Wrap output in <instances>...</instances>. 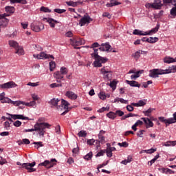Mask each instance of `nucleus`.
Here are the masks:
<instances>
[{
	"instance_id": "1",
	"label": "nucleus",
	"mask_w": 176,
	"mask_h": 176,
	"mask_svg": "<svg viewBox=\"0 0 176 176\" xmlns=\"http://www.w3.org/2000/svg\"><path fill=\"white\" fill-rule=\"evenodd\" d=\"M100 44L98 43H94L90 47L91 49H93L94 53L91 54V57L95 60L94 62V65L96 67H102V64H105L107 61H108V58H103L98 55V49L96 47H98Z\"/></svg>"
},
{
	"instance_id": "2",
	"label": "nucleus",
	"mask_w": 176,
	"mask_h": 176,
	"mask_svg": "<svg viewBox=\"0 0 176 176\" xmlns=\"http://www.w3.org/2000/svg\"><path fill=\"white\" fill-rule=\"evenodd\" d=\"M50 126L51 125L47 122H36L34 127L37 134L43 137L45 135V133H46V129H49Z\"/></svg>"
},
{
	"instance_id": "3",
	"label": "nucleus",
	"mask_w": 176,
	"mask_h": 176,
	"mask_svg": "<svg viewBox=\"0 0 176 176\" xmlns=\"http://www.w3.org/2000/svg\"><path fill=\"white\" fill-rule=\"evenodd\" d=\"M149 72L150 78H159V75H166V69H153Z\"/></svg>"
},
{
	"instance_id": "4",
	"label": "nucleus",
	"mask_w": 176,
	"mask_h": 176,
	"mask_svg": "<svg viewBox=\"0 0 176 176\" xmlns=\"http://www.w3.org/2000/svg\"><path fill=\"white\" fill-rule=\"evenodd\" d=\"M68 107H69V103L67 101L62 99L61 105L57 106V109H60V111H64L61 115H65L68 112Z\"/></svg>"
},
{
	"instance_id": "5",
	"label": "nucleus",
	"mask_w": 176,
	"mask_h": 176,
	"mask_svg": "<svg viewBox=\"0 0 176 176\" xmlns=\"http://www.w3.org/2000/svg\"><path fill=\"white\" fill-rule=\"evenodd\" d=\"M36 164V162H33L32 163H23L22 164L23 168H25L28 170V173H34L36 171V169L32 168Z\"/></svg>"
},
{
	"instance_id": "6",
	"label": "nucleus",
	"mask_w": 176,
	"mask_h": 176,
	"mask_svg": "<svg viewBox=\"0 0 176 176\" xmlns=\"http://www.w3.org/2000/svg\"><path fill=\"white\" fill-rule=\"evenodd\" d=\"M33 57L38 60H45L46 58H53V60H54V56H53V55H47L43 52H41L39 54H34Z\"/></svg>"
},
{
	"instance_id": "7",
	"label": "nucleus",
	"mask_w": 176,
	"mask_h": 176,
	"mask_svg": "<svg viewBox=\"0 0 176 176\" xmlns=\"http://www.w3.org/2000/svg\"><path fill=\"white\" fill-rule=\"evenodd\" d=\"M13 87H17V84L13 81L0 85V89H13Z\"/></svg>"
},
{
	"instance_id": "8",
	"label": "nucleus",
	"mask_w": 176,
	"mask_h": 176,
	"mask_svg": "<svg viewBox=\"0 0 176 176\" xmlns=\"http://www.w3.org/2000/svg\"><path fill=\"white\" fill-rule=\"evenodd\" d=\"M100 72L102 75H104V79L109 80L112 78V72L105 69V67H102Z\"/></svg>"
},
{
	"instance_id": "9",
	"label": "nucleus",
	"mask_w": 176,
	"mask_h": 176,
	"mask_svg": "<svg viewBox=\"0 0 176 176\" xmlns=\"http://www.w3.org/2000/svg\"><path fill=\"white\" fill-rule=\"evenodd\" d=\"M9 16H10V14L7 13L0 14V17H1V21H3V28L7 27L8 24H9V19L6 18V17H9Z\"/></svg>"
},
{
	"instance_id": "10",
	"label": "nucleus",
	"mask_w": 176,
	"mask_h": 176,
	"mask_svg": "<svg viewBox=\"0 0 176 176\" xmlns=\"http://www.w3.org/2000/svg\"><path fill=\"white\" fill-rule=\"evenodd\" d=\"M70 41L72 42L73 46H80L82 45H85V40L82 38H79L78 40L75 38H70Z\"/></svg>"
},
{
	"instance_id": "11",
	"label": "nucleus",
	"mask_w": 176,
	"mask_h": 176,
	"mask_svg": "<svg viewBox=\"0 0 176 176\" xmlns=\"http://www.w3.org/2000/svg\"><path fill=\"white\" fill-rule=\"evenodd\" d=\"M90 23V16L89 15H85L80 20L79 24L80 27H83L85 24H89Z\"/></svg>"
},
{
	"instance_id": "12",
	"label": "nucleus",
	"mask_w": 176,
	"mask_h": 176,
	"mask_svg": "<svg viewBox=\"0 0 176 176\" xmlns=\"http://www.w3.org/2000/svg\"><path fill=\"white\" fill-rule=\"evenodd\" d=\"M43 21H45V20L47 21V23H48L50 24V26L51 28H54V27H56V24H58V21L56 20H54L52 18H43Z\"/></svg>"
},
{
	"instance_id": "13",
	"label": "nucleus",
	"mask_w": 176,
	"mask_h": 176,
	"mask_svg": "<svg viewBox=\"0 0 176 176\" xmlns=\"http://www.w3.org/2000/svg\"><path fill=\"white\" fill-rule=\"evenodd\" d=\"M162 6H163V4L162 3V1L160 0H155L154 2L152 3L153 9H162Z\"/></svg>"
},
{
	"instance_id": "14",
	"label": "nucleus",
	"mask_w": 176,
	"mask_h": 176,
	"mask_svg": "<svg viewBox=\"0 0 176 176\" xmlns=\"http://www.w3.org/2000/svg\"><path fill=\"white\" fill-rule=\"evenodd\" d=\"M109 49H111V45L109 43H102L99 47V50L101 52H109Z\"/></svg>"
},
{
	"instance_id": "15",
	"label": "nucleus",
	"mask_w": 176,
	"mask_h": 176,
	"mask_svg": "<svg viewBox=\"0 0 176 176\" xmlns=\"http://www.w3.org/2000/svg\"><path fill=\"white\" fill-rule=\"evenodd\" d=\"M104 134H105V131L102 130L100 131L98 135L99 140H97V142H101V144H105V137H104Z\"/></svg>"
},
{
	"instance_id": "16",
	"label": "nucleus",
	"mask_w": 176,
	"mask_h": 176,
	"mask_svg": "<svg viewBox=\"0 0 176 176\" xmlns=\"http://www.w3.org/2000/svg\"><path fill=\"white\" fill-rule=\"evenodd\" d=\"M66 97H68L70 100H76L78 95L71 91H67L65 94Z\"/></svg>"
},
{
	"instance_id": "17",
	"label": "nucleus",
	"mask_w": 176,
	"mask_h": 176,
	"mask_svg": "<svg viewBox=\"0 0 176 176\" xmlns=\"http://www.w3.org/2000/svg\"><path fill=\"white\" fill-rule=\"evenodd\" d=\"M11 116L12 119L16 120V119H22L23 120H28V117H25L23 115H13L9 114Z\"/></svg>"
},
{
	"instance_id": "18",
	"label": "nucleus",
	"mask_w": 176,
	"mask_h": 176,
	"mask_svg": "<svg viewBox=\"0 0 176 176\" xmlns=\"http://www.w3.org/2000/svg\"><path fill=\"white\" fill-rule=\"evenodd\" d=\"M142 120H143L146 125V128L148 129V127H153V122L151 121L149 118H142Z\"/></svg>"
},
{
	"instance_id": "19",
	"label": "nucleus",
	"mask_w": 176,
	"mask_h": 176,
	"mask_svg": "<svg viewBox=\"0 0 176 176\" xmlns=\"http://www.w3.org/2000/svg\"><path fill=\"white\" fill-rule=\"evenodd\" d=\"M0 101L3 104H4L5 102L9 104V101H10V99L5 97V92H3L0 94Z\"/></svg>"
},
{
	"instance_id": "20",
	"label": "nucleus",
	"mask_w": 176,
	"mask_h": 176,
	"mask_svg": "<svg viewBox=\"0 0 176 176\" xmlns=\"http://www.w3.org/2000/svg\"><path fill=\"white\" fill-rule=\"evenodd\" d=\"M38 166H44L46 168H51V167H53V164L49 160H45L44 162L39 164Z\"/></svg>"
},
{
	"instance_id": "21",
	"label": "nucleus",
	"mask_w": 176,
	"mask_h": 176,
	"mask_svg": "<svg viewBox=\"0 0 176 176\" xmlns=\"http://www.w3.org/2000/svg\"><path fill=\"white\" fill-rule=\"evenodd\" d=\"M121 3L116 0H111L110 3L107 4V8H112V6H116L118 5H120Z\"/></svg>"
},
{
	"instance_id": "22",
	"label": "nucleus",
	"mask_w": 176,
	"mask_h": 176,
	"mask_svg": "<svg viewBox=\"0 0 176 176\" xmlns=\"http://www.w3.org/2000/svg\"><path fill=\"white\" fill-rule=\"evenodd\" d=\"M31 29L32 30V31H34V32H39L42 30L41 29L39 25L34 23L31 25Z\"/></svg>"
},
{
	"instance_id": "23",
	"label": "nucleus",
	"mask_w": 176,
	"mask_h": 176,
	"mask_svg": "<svg viewBox=\"0 0 176 176\" xmlns=\"http://www.w3.org/2000/svg\"><path fill=\"white\" fill-rule=\"evenodd\" d=\"M15 50H16L15 53L16 54H19V56H23V54H24V50L23 49V47H21V46H18L15 49Z\"/></svg>"
},
{
	"instance_id": "24",
	"label": "nucleus",
	"mask_w": 176,
	"mask_h": 176,
	"mask_svg": "<svg viewBox=\"0 0 176 176\" xmlns=\"http://www.w3.org/2000/svg\"><path fill=\"white\" fill-rule=\"evenodd\" d=\"M126 82L128 85H130V86H132V87H140V86L137 81H130L126 80Z\"/></svg>"
},
{
	"instance_id": "25",
	"label": "nucleus",
	"mask_w": 176,
	"mask_h": 176,
	"mask_svg": "<svg viewBox=\"0 0 176 176\" xmlns=\"http://www.w3.org/2000/svg\"><path fill=\"white\" fill-rule=\"evenodd\" d=\"M166 74H171L172 72L174 74L176 72V66L173 65L170 67L168 69H165Z\"/></svg>"
},
{
	"instance_id": "26",
	"label": "nucleus",
	"mask_w": 176,
	"mask_h": 176,
	"mask_svg": "<svg viewBox=\"0 0 176 176\" xmlns=\"http://www.w3.org/2000/svg\"><path fill=\"white\" fill-rule=\"evenodd\" d=\"M133 35H142V36H145L148 34V32H142L141 30H138L137 29H135L133 32Z\"/></svg>"
},
{
	"instance_id": "27",
	"label": "nucleus",
	"mask_w": 176,
	"mask_h": 176,
	"mask_svg": "<svg viewBox=\"0 0 176 176\" xmlns=\"http://www.w3.org/2000/svg\"><path fill=\"white\" fill-rule=\"evenodd\" d=\"M159 28H160V25H157L155 28L152 29L149 32H147L146 35H151V34H156V32L159 31Z\"/></svg>"
},
{
	"instance_id": "28",
	"label": "nucleus",
	"mask_w": 176,
	"mask_h": 176,
	"mask_svg": "<svg viewBox=\"0 0 176 176\" xmlns=\"http://www.w3.org/2000/svg\"><path fill=\"white\" fill-rule=\"evenodd\" d=\"M142 53H144V51H138L132 54V57H133L135 60H138L140 57H141V54H142Z\"/></svg>"
},
{
	"instance_id": "29",
	"label": "nucleus",
	"mask_w": 176,
	"mask_h": 176,
	"mask_svg": "<svg viewBox=\"0 0 176 176\" xmlns=\"http://www.w3.org/2000/svg\"><path fill=\"white\" fill-rule=\"evenodd\" d=\"M107 149L104 150V151H106L107 156H108V157H112V151H111V148H109V146H111V144H107Z\"/></svg>"
},
{
	"instance_id": "30",
	"label": "nucleus",
	"mask_w": 176,
	"mask_h": 176,
	"mask_svg": "<svg viewBox=\"0 0 176 176\" xmlns=\"http://www.w3.org/2000/svg\"><path fill=\"white\" fill-rule=\"evenodd\" d=\"M173 7L171 10H170V14L171 16H173V17H175L176 16V1H173Z\"/></svg>"
},
{
	"instance_id": "31",
	"label": "nucleus",
	"mask_w": 176,
	"mask_h": 176,
	"mask_svg": "<svg viewBox=\"0 0 176 176\" xmlns=\"http://www.w3.org/2000/svg\"><path fill=\"white\" fill-rule=\"evenodd\" d=\"M5 10L7 13H11V14H13V13H14V7H13V6H6L5 8Z\"/></svg>"
},
{
	"instance_id": "32",
	"label": "nucleus",
	"mask_w": 176,
	"mask_h": 176,
	"mask_svg": "<svg viewBox=\"0 0 176 176\" xmlns=\"http://www.w3.org/2000/svg\"><path fill=\"white\" fill-rule=\"evenodd\" d=\"M146 42H148V43H156L157 41H159V38L157 37H150L149 38H146Z\"/></svg>"
},
{
	"instance_id": "33",
	"label": "nucleus",
	"mask_w": 176,
	"mask_h": 176,
	"mask_svg": "<svg viewBox=\"0 0 176 176\" xmlns=\"http://www.w3.org/2000/svg\"><path fill=\"white\" fill-rule=\"evenodd\" d=\"M144 72V70H140L136 72L135 74H133L131 76V79H137V78H140V75Z\"/></svg>"
},
{
	"instance_id": "34",
	"label": "nucleus",
	"mask_w": 176,
	"mask_h": 176,
	"mask_svg": "<svg viewBox=\"0 0 176 176\" xmlns=\"http://www.w3.org/2000/svg\"><path fill=\"white\" fill-rule=\"evenodd\" d=\"M54 78H56V80L64 78V76L63 74H61L60 72H55L54 74Z\"/></svg>"
},
{
	"instance_id": "35",
	"label": "nucleus",
	"mask_w": 176,
	"mask_h": 176,
	"mask_svg": "<svg viewBox=\"0 0 176 176\" xmlns=\"http://www.w3.org/2000/svg\"><path fill=\"white\" fill-rule=\"evenodd\" d=\"M58 102H60V100L58 99L53 98L50 102V104H51V105H53V107H57V105H58Z\"/></svg>"
},
{
	"instance_id": "36",
	"label": "nucleus",
	"mask_w": 176,
	"mask_h": 176,
	"mask_svg": "<svg viewBox=\"0 0 176 176\" xmlns=\"http://www.w3.org/2000/svg\"><path fill=\"white\" fill-rule=\"evenodd\" d=\"M9 45L12 47H14V49H15V50L17 49V47L19 46V43H17V42H16L14 41H9Z\"/></svg>"
},
{
	"instance_id": "37",
	"label": "nucleus",
	"mask_w": 176,
	"mask_h": 176,
	"mask_svg": "<svg viewBox=\"0 0 176 176\" xmlns=\"http://www.w3.org/2000/svg\"><path fill=\"white\" fill-rule=\"evenodd\" d=\"M159 120H160V122H164V123H166V126H168V124H171V122H170V118L168 120H166L164 117H160Z\"/></svg>"
},
{
	"instance_id": "38",
	"label": "nucleus",
	"mask_w": 176,
	"mask_h": 176,
	"mask_svg": "<svg viewBox=\"0 0 176 176\" xmlns=\"http://www.w3.org/2000/svg\"><path fill=\"white\" fill-rule=\"evenodd\" d=\"M176 140L175 141H168L165 143V146H175Z\"/></svg>"
},
{
	"instance_id": "39",
	"label": "nucleus",
	"mask_w": 176,
	"mask_h": 176,
	"mask_svg": "<svg viewBox=\"0 0 176 176\" xmlns=\"http://www.w3.org/2000/svg\"><path fill=\"white\" fill-rule=\"evenodd\" d=\"M61 75L64 76V75H67L68 74V69L64 67H62L60 68V70L59 72Z\"/></svg>"
},
{
	"instance_id": "40",
	"label": "nucleus",
	"mask_w": 176,
	"mask_h": 176,
	"mask_svg": "<svg viewBox=\"0 0 176 176\" xmlns=\"http://www.w3.org/2000/svg\"><path fill=\"white\" fill-rule=\"evenodd\" d=\"M159 157H160V155H159V154L155 155L153 160L148 162V166H152V164L155 163V162H156V160H157Z\"/></svg>"
},
{
	"instance_id": "41",
	"label": "nucleus",
	"mask_w": 176,
	"mask_h": 176,
	"mask_svg": "<svg viewBox=\"0 0 176 176\" xmlns=\"http://www.w3.org/2000/svg\"><path fill=\"white\" fill-rule=\"evenodd\" d=\"M40 11L43 12L44 13H50V12H52V10L49 9L47 7L43 6L40 8Z\"/></svg>"
},
{
	"instance_id": "42",
	"label": "nucleus",
	"mask_w": 176,
	"mask_h": 176,
	"mask_svg": "<svg viewBox=\"0 0 176 176\" xmlns=\"http://www.w3.org/2000/svg\"><path fill=\"white\" fill-rule=\"evenodd\" d=\"M35 104H36V102H35V101H32L30 102H23V103H22V105H25L26 107H34V105H35Z\"/></svg>"
},
{
	"instance_id": "43",
	"label": "nucleus",
	"mask_w": 176,
	"mask_h": 176,
	"mask_svg": "<svg viewBox=\"0 0 176 176\" xmlns=\"http://www.w3.org/2000/svg\"><path fill=\"white\" fill-rule=\"evenodd\" d=\"M164 63H166L167 64H170V63H174V58H164Z\"/></svg>"
},
{
	"instance_id": "44",
	"label": "nucleus",
	"mask_w": 176,
	"mask_h": 176,
	"mask_svg": "<svg viewBox=\"0 0 176 176\" xmlns=\"http://www.w3.org/2000/svg\"><path fill=\"white\" fill-rule=\"evenodd\" d=\"M54 68H56V62L51 61L50 62V69L51 72L54 70Z\"/></svg>"
},
{
	"instance_id": "45",
	"label": "nucleus",
	"mask_w": 176,
	"mask_h": 176,
	"mask_svg": "<svg viewBox=\"0 0 176 176\" xmlns=\"http://www.w3.org/2000/svg\"><path fill=\"white\" fill-rule=\"evenodd\" d=\"M91 157H93V153L89 152L88 154H87L85 157L84 159L85 160H91Z\"/></svg>"
},
{
	"instance_id": "46",
	"label": "nucleus",
	"mask_w": 176,
	"mask_h": 176,
	"mask_svg": "<svg viewBox=\"0 0 176 176\" xmlns=\"http://www.w3.org/2000/svg\"><path fill=\"white\" fill-rule=\"evenodd\" d=\"M109 119H115L116 118V113L110 111L109 113L107 114Z\"/></svg>"
},
{
	"instance_id": "47",
	"label": "nucleus",
	"mask_w": 176,
	"mask_h": 176,
	"mask_svg": "<svg viewBox=\"0 0 176 176\" xmlns=\"http://www.w3.org/2000/svg\"><path fill=\"white\" fill-rule=\"evenodd\" d=\"M116 83H117L116 81L113 80L109 84L107 83V85H109L110 86V87H111L113 89V90H115V89H116Z\"/></svg>"
},
{
	"instance_id": "48",
	"label": "nucleus",
	"mask_w": 176,
	"mask_h": 176,
	"mask_svg": "<svg viewBox=\"0 0 176 176\" xmlns=\"http://www.w3.org/2000/svg\"><path fill=\"white\" fill-rule=\"evenodd\" d=\"M133 160V157L131 156H129L127 160H124L122 162V164H127V163H130Z\"/></svg>"
},
{
	"instance_id": "49",
	"label": "nucleus",
	"mask_w": 176,
	"mask_h": 176,
	"mask_svg": "<svg viewBox=\"0 0 176 176\" xmlns=\"http://www.w3.org/2000/svg\"><path fill=\"white\" fill-rule=\"evenodd\" d=\"M133 116H137V115L130 113H129L127 115H125L123 117H122L121 119H122V120H125V119H127V118H131V117H133Z\"/></svg>"
},
{
	"instance_id": "50",
	"label": "nucleus",
	"mask_w": 176,
	"mask_h": 176,
	"mask_svg": "<svg viewBox=\"0 0 176 176\" xmlns=\"http://www.w3.org/2000/svg\"><path fill=\"white\" fill-rule=\"evenodd\" d=\"M50 87H51V89H54V87H63V84L53 83L50 85Z\"/></svg>"
},
{
	"instance_id": "51",
	"label": "nucleus",
	"mask_w": 176,
	"mask_h": 176,
	"mask_svg": "<svg viewBox=\"0 0 176 176\" xmlns=\"http://www.w3.org/2000/svg\"><path fill=\"white\" fill-rule=\"evenodd\" d=\"M107 150H101L100 152H98L96 155V157H99L100 156H104V154L106 153Z\"/></svg>"
},
{
	"instance_id": "52",
	"label": "nucleus",
	"mask_w": 176,
	"mask_h": 176,
	"mask_svg": "<svg viewBox=\"0 0 176 176\" xmlns=\"http://www.w3.org/2000/svg\"><path fill=\"white\" fill-rule=\"evenodd\" d=\"M66 3L67 5H68V6H73V7H75L76 6V5H78L76 2H74L72 1H67Z\"/></svg>"
},
{
	"instance_id": "53",
	"label": "nucleus",
	"mask_w": 176,
	"mask_h": 176,
	"mask_svg": "<svg viewBox=\"0 0 176 176\" xmlns=\"http://www.w3.org/2000/svg\"><path fill=\"white\" fill-rule=\"evenodd\" d=\"M98 96L100 100H105L107 98V95L104 92H100Z\"/></svg>"
},
{
	"instance_id": "54",
	"label": "nucleus",
	"mask_w": 176,
	"mask_h": 176,
	"mask_svg": "<svg viewBox=\"0 0 176 176\" xmlns=\"http://www.w3.org/2000/svg\"><path fill=\"white\" fill-rule=\"evenodd\" d=\"M78 137H86L87 135V133L85 131H80L78 133Z\"/></svg>"
},
{
	"instance_id": "55",
	"label": "nucleus",
	"mask_w": 176,
	"mask_h": 176,
	"mask_svg": "<svg viewBox=\"0 0 176 176\" xmlns=\"http://www.w3.org/2000/svg\"><path fill=\"white\" fill-rule=\"evenodd\" d=\"M170 123H176V112L173 114V118H170Z\"/></svg>"
},
{
	"instance_id": "56",
	"label": "nucleus",
	"mask_w": 176,
	"mask_h": 176,
	"mask_svg": "<svg viewBox=\"0 0 176 176\" xmlns=\"http://www.w3.org/2000/svg\"><path fill=\"white\" fill-rule=\"evenodd\" d=\"M119 146H122L123 148H127L129 146V143L126 142H123L122 143H118Z\"/></svg>"
},
{
	"instance_id": "57",
	"label": "nucleus",
	"mask_w": 176,
	"mask_h": 176,
	"mask_svg": "<svg viewBox=\"0 0 176 176\" xmlns=\"http://www.w3.org/2000/svg\"><path fill=\"white\" fill-rule=\"evenodd\" d=\"M126 109L129 112H133V111H134V107H133V105L131 104L126 106Z\"/></svg>"
},
{
	"instance_id": "58",
	"label": "nucleus",
	"mask_w": 176,
	"mask_h": 176,
	"mask_svg": "<svg viewBox=\"0 0 176 176\" xmlns=\"http://www.w3.org/2000/svg\"><path fill=\"white\" fill-rule=\"evenodd\" d=\"M152 111H153V109H148L147 111H144V113L146 116H149L150 113H152Z\"/></svg>"
},
{
	"instance_id": "59",
	"label": "nucleus",
	"mask_w": 176,
	"mask_h": 176,
	"mask_svg": "<svg viewBox=\"0 0 176 176\" xmlns=\"http://www.w3.org/2000/svg\"><path fill=\"white\" fill-rule=\"evenodd\" d=\"M34 145H37V149L39 148V146H43V144H42V142H33Z\"/></svg>"
},
{
	"instance_id": "60",
	"label": "nucleus",
	"mask_w": 176,
	"mask_h": 176,
	"mask_svg": "<svg viewBox=\"0 0 176 176\" xmlns=\"http://www.w3.org/2000/svg\"><path fill=\"white\" fill-rule=\"evenodd\" d=\"M27 86H32V87H36V86H38V82H28Z\"/></svg>"
},
{
	"instance_id": "61",
	"label": "nucleus",
	"mask_w": 176,
	"mask_h": 176,
	"mask_svg": "<svg viewBox=\"0 0 176 176\" xmlns=\"http://www.w3.org/2000/svg\"><path fill=\"white\" fill-rule=\"evenodd\" d=\"M118 115V116H123L124 115V112L120 111V110H118L116 111V115Z\"/></svg>"
},
{
	"instance_id": "62",
	"label": "nucleus",
	"mask_w": 176,
	"mask_h": 176,
	"mask_svg": "<svg viewBox=\"0 0 176 176\" xmlns=\"http://www.w3.org/2000/svg\"><path fill=\"white\" fill-rule=\"evenodd\" d=\"M94 142H96V140L94 139H91L87 140V144L88 145H93L94 144Z\"/></svg>"
},
{
	"instance_id": "63",
	"label": "nucleus",
	"mask_w": 176,
	"mask_h": 176,
	"mask_svg": "<svg viewBox=\"0 0 176 176\" xmlns=\"http://www.w3.org/2000/svg\"><path fill=\"white\" fill-rule=\"evenodd\" d=\"M173 2H176V0H163L164 3H171L173 5Z\"/></svg>"
},
{
	"instance_id": "64",
	"label": "nucleus",
	"mask_w": 176,
	"mask_h": 176,
	"mask_svg": "<svg viewBox=\"0 0 176 176\" xmlns=\"http://www.w3.org/2000/svg\"><path fill=\"white\" fill-rule=\"evenodd\" d=\"M54 12H56V13H64V12H65V10H61V9H55Z\"/></svg>"
}]
</instances>
